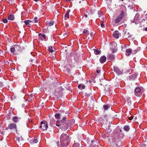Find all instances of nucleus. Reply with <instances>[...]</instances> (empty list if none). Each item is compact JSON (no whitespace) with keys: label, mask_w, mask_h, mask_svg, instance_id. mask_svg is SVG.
I'll return each instance as SVG.
<instances>
[{"label":"nucleus","mask_w":147,"mask_h":147,"mask_svg":"<svg viewBox=\"0 0 147 147\" xmlns=\"http://www.w3.org/2000/svg\"><path fill=\"white\" fill-rule=\"evenodd\" d=\"M71 138L66 134H62L60 136V141L61 146L60 147H67L69 144Z\"/></svg>","instance_id":"1"},{"label":"nucleus","mask_w":147,"mask_h":147,"mask_svg":"<svg viewBox=\"0 0 147 147\" xmlns=\"http://www.w3.org/2000/svg\"><path fill=\"white\" fill-rule=\"evenodd\" d=\"M134 94L137 97H141L143 96L142 92L141 91V89L139 87H137L135 89Z\"/></svg>","instance_id":"2"},{"label":"nucleus","mask_w":147,"mask_h":147,"mask_svg":"<svg viewBox=\"0 0 147 147\" xmlns=\"http://www.w3.org/2000/svg\"><path fill=\"white\" fill-rule=\"evenodd\" d=\"M41 125L40 126V128L43 131L47 129L48 123L45 121H43L40 123Z\"/></svg>","instance_id":"3"},{"label":"nucleus","mask_w":147,"mask_h":147,"mask_svg":"<svg viewBox=\"0 0 147 147\" xmlns=\"http://www.w3.org/2000/svg\"><path fill=\"white\" fill-rule=\"evenodd\" d=\"M61 128L63 131H65L68 129L69 127L68 122H60Z\"/></svg>","instance_id":"4"},{"label":"nucleus","mask_w":147,"mask_h":147,"mask_svg":"<svg viewBox=\"0 0 147 147\" xmlns=\"http://www.w3.org/2000/svg\"><path fill=\"white\" fill-rule=\"evenodd\" d=\"M124 16V13L123 11H122L120 14L118 16L117 18L115 20V23H118L121 20L122 18Z\"/></svg>","instance_id":"5"},{"label":"nucleus","mask_w":147,"mask_h":147,"mask_svg":"<svg viewBox=\"0 0 147 147\" xmlns=\"http://www.w3.org/2000/svg\"><path fill=\"white\" fill-rule=\"evenodd\" d=\"M8 127L9 129L11 130H16L17 129L16 125L13 123L9 124L8 125Z\"/></svg>","instance_id":"6"},{"label":"nucleus","mask_w":147,"mask_h":147,"mask_svg":"<svg viewBox=\"0 0 147 147\" xmlns=\"http://www.w3.org/2000/svg\"><path fill=\"white\" fill-rule=\"evenodd\" d=\"M104 92L106 94L108 95L111 92V90L109 86H106L104 87Z\"/></svg>","instance_id":"7"},{"label":"nucleus","mask_w":147,"mask_h":147,"mask_svg":"<svg viewBox=\"0 0 147 147\" xmlns=\"http://www.w3.org/2000/svg\"><path fill=\"white\" fill-rule=\"evenodd\" d=\"M119 33L118 31L116 30L114 32L113 34V36L114 38H119Z\"/></svg>","instance_id":"8"},{"label":"nucleus","mask_w":147,"mask_h":147,"mask_svg":"<svg viewBox=\"0 0 147 147\" xmlns=\"http://www.w3.org/2000/svg\"><path fill=\"white\" fill-rule=\"evenodd\" d=\"M124 36L126 38H129L131 37V35L127 30H126L124 32Z\"/></svg>","instance_id":"9"},{"label":"nucleus","mask_w":147,"mask_h":147,"mask_svg":"<svg viewBox=\"0 0 147 147\" xmlns=\"http://www.w3.org/2000/svg\"><path fill=\"white\" fill-rule=\"evenodd\" d=\"M24 22L26 25H27L29 27H30L33 23L32 21L30 20H26L24 21Z\"/></svg>","instance_id":"10"},{"label":"nucleus","mask_w":147,"mask_h":147,"mask_svg":"<svg viewBox=\"0 0 147 147\" xmlns=\"http://www.w3.org/2000/svg\"><path fill=\"white\" fill-rule=\"evenodd\" d=\"M16 140L18 141V144L20 145L21 144V142H22L24 140L23 138L21 136H18L16 138Z\"/></svg>","instance_id":"11"},{"label":"nucleus","mask_w":147,"mask_h":147,"mask_svg":"<svg viewBox=\"0 0 147 147\" xmlns=\"http://www.w3.org/2000/svg\"><path fill=\"white\" fill-rule=\"evenodd\" d=\"M137 51H136V52L134 53V52H133L132 51L131 49H126V50L125 54L127 56H129L130 55L131 52H132L133 54H135L136 53H137Z\"/></svg>","instance_id":"12"},{"label":"nucleus","mask_w":147,"mask_h":147,"mask_svg":"<svg viewBox=\"0 0 147 147\" xmlns=\"http://www.w3.org/2000/svg\"><path fill=\"white\" fill-rule=\"evenodd\" d=\"M21 119V117H18L17 116H15L12 118V120L16 123H17Z\"/></svg>","instance_id":"13"},{"label":"nucleus","mask_w":147,"mask_h":147,"mask_svg":"<svg viewBox=\"0 0 147 147\" xmlns=\"http://www.w3.org/2000/svg\"><path fill=\"white\" fill-rule=\"evenodd\" d=\"M106 57L104 55L101 56L100 59V61L101 63H104L106 60Z\"/></svg>","instance_id":"14"},{"label":"nucleus","mask_w":147,"mask_h":147,"mask_svg":"<svg viewBox=\"0 0 147 147\" xmlns=\"http://www.w3.org/2000/svg\"><path fill=\"white\" fill-rule=\"evenodd\" d=\"M127 102L128 105L129 106H131L133 105V104L132 102V101L130 98H127Z\"/></svg>","instance_id":"15"},{"label":"nucleus","mask_w":147,"mask_h":147,"mask_svg":"<svg viewBox=\"0 0 147 147\" xmlns=\"http://www.w3.org/2000/svg\"><path fill=\"white\" fill-rule=\"evenodd\" d=\"M118 140L117 139L116 141L118 142V143L115 142V143L113 145L112 147H121V142H119L118 141Z\"/></svg>","instance_id":"16"},{"label":"nucleus","mask_w":147,"mask_h":147,"mask_svg":"<svg viewBox=\"0 0 147 147\" xmlns=\"http://www.w3.org/2000/svg\"><path fill=\"white\" fill-rule=\"evenodd\" d=\"M101 83L100 84L101 85L105 86H107V81L105 80L102 79L100 81Z\"/></svg>","instance_id":"17"},{"label":"nucleus","mask_w":147,"mask_h":147,"mask_svg":"<svg viewBox=\"0 0 147 147\" xmlns=\"http://www.w3.org/2000/svg\"><path fill=\"white\" fill-rule=\"evenodd\" d=\"M55 118L57 119H59L63 117L62 113L60 114L59 113L55 114Z\"/></svg>","instance_id":"18"},{"label":"nucleus","mask_w":147,"mask_h":147,"mask_svg":"<svg viewBox=\"0 0 147 147\" xmlns=\"http://www.w3.org/2000/svg\"><path fill=\"white\" fill-rule=\"evenodd\" d=\"M70 10H68L67 11V12L65 13V16H64V18L65 20H67L69 18V12L70 11Z\"/></svg>","instance_id":"19"},{"label":"nucleus","mask_w":147,"mask_h":147,"mask_svg":"<svg viewBox=\"0 0 147 147\" xmlns=\"http://www.w3.org/2000/svg\"><path fill=\"white\" fill-rule=\"evenodd\" d=\"M14 18V15L13 14L10 15L8 17L7 19L9 20H13Z\"/></svg>","instance_id":"20"},{"label":"nucleus","mask_w":147,"mask_h":147,"mask_svg":"<svg viewBox=\"0 0 147 147\" xmlns=\"http://www.w3.org/2000/svg\"><path fill=\"white\" fill-rule=\"evenodd\" d=\"M111 127V125L110 123L106 124L105 125V128L107 130H109V131H111L110 128Z\"/></svg>","instance_id":"21"},{"label":"nucleus","mask_w":147,"mask_h":147,"mask_svg":"<svg viewBox=\"0 0 147 147\" xmlns=\"http://www.w3.org/2000/svg\"><path fill=\"white\" fill-rule=\"evenodd\" d=\"M33 96L34 98V96L32 94H31L30 96H29V98L28 99V100L29 101H31L33 99Z\"/></svg>","instance_id":"22"},{"label":"nucleus","mask_w":147,"mask_h":147,"mask_svg":"<svg viewBox=\"0 0 147 147\" xmlns=\"http://www.w3.org/2000/svg\"><path fill=\"white\" fill-rule=\"evenodd\" d=\"M83 33L84 34L87 36H88L89 34V32L88 30L86 29H84Z\"/></svg>","instance_id":"23"},{"label":"nucleus","mask_w":147,"mask_h":147,"mask_svg":"<svg viewBox=\"0 0 147 147\" xmlns=\"http://www.w3.org/2000/svg\"><path fill=\"white\" fill-rule=\"evenodd\" d=\"M108 119V115L107 114H105L103 117V118H102V120L103 121H104L105 122V121H107Z\"/></svg>","instance_id":"24"},{"label":"nucleus","mask_w":147,"mask_h":147,"mask_svg":"<svg viewBox=\"0 0 147 147\" xmlns=\"http://www.w3.org/2000/svg\"><path fill=\"white\" fill-rule=\"evenodd\" d=\"M55 120L54 119L52 118V119L51 120V121L50 122V125L51 126H52L54 125L55 123Z\"/></svg>","instance_id":"25"},{"label":"nucleus","mask_w":147,"mask_h":147,"mask_svg":"<svg viewBox=\"0 0 147 147\" xmlns=\"http://www.w3.org/2000/svg\"><path fill=\"white\" fill-rule=\"evenodd\" d=\"M39 39L40 40H44L46 39V36L45 34H42L41 37V36L39 37Z\"/></svg>","instance_id":"26"},{"label":"nucleus","mask_w":147,"mask_h":147,"mask_svg":"<svg viewBox=\"0 0 147 147\" xmlns=\"http://www.w3.org/2000/svg\"><path fill=\"white\" fill-rule=\"evenodd\" d=\"M124 130L126 131H128L130 129V127L128 125H125L124 127Z\"/></svg>","instance_id":"27"},{"label":"nucleus","mask_w":147,"mask_h":147,"mask_svg":"<svg viewBox=\"0 0 147 147\" xmlns=\"http://www.w3.org/2000/svg\"><path fill=\"white\" fill-rule=\"evenodd\" d=\"M80 144L78 143H75L73 144L72 147H80Z\"/></svg>","instance_id":"28"},{"label":"nucleus","mask_w":147,"mask_h":147,"mask_svg":"<svg viewBox=\"0 0 147 147\" xmlns=\"http://www.w3.org/2000/svg\"><path fill=\"white\" fill-rule=\"evenodd\" d=\"M54 23V22L53 21H51L50 22H48L47 24L49 26H51L53 25Z\"/></svg>","instance_id":"29"},{"label":"nucleus","mask_w":147,"mask_h":147,"mask_svg":"<svg viewBox=\"0 0 147 147\" xmlns=\"http://www.w3.org/2000/svg\"><path fill=\"white\" fill-rule=\"evenodd\" d=\"M142 147H147V139L145 138L144 144L142 145Z\"/></svg>","instance_id":"30"},{"label":"nucleus","mask_w":147,"mask_h":147,"mask_svg":"<svg viewBox=\"0 0 147 147\" xmlns=\"http://www.w3.org/2000/svg\"><path fill=\"white\" fill-rule=\"evenodd\" d=\"M108 57L110 59H113L114 58V55L113 54H110L108 55Z\"/></svg>","instance_id":"31"},{"label":"nucleus","mask_w":147,"mask_h":147,"mask_svg":"<svg viewBox=\"0 0 147 147\" xmlns=\"http://www.w3.org/2000/svg\"><path fill=\"white\" fill-rule=\"evenodd\" d=\"M68 122V121L66 120V118L65 117H63L62 120H61L60 122Z\"/></svg>","instance_id":"32"},{"label":"nucleus","mask_w":147,"mask_h":147,"mask_svg":"<svg viewBox=\"0 0 147 147\" xmlns=\"http://www.w3.org/2000/svg\"><path fill=\"white\" fill-rule=\"evenodd\" d=\"M49 50V51L51 53H52L53 52V48L52 46H50L48 47Z\"/></svg>","instance_id":"33"},{"label":"nucleus","mask_w":147,"mask_h":147,"mask_svg":"<svg viewBox=\"0 0 147 147\" xmlns=\"http://www.w3.org/2000/svg\"><path fill=\"white\" fill-rule=\"evenodd\" d=\"M94 52L96 55H99L100 53V51L98 49L94 50Z\"/></svg>","instance_id":"34"},{"label":"nucleus","mask_w":147,"mask_h":147,"mask_svg":"<svg viewBox=\"0 0 147 147\" xmlns=\"http://www.w3.org/2000/svg\"><path fill=\"white\" fill-rule=\"evenodd\" d=\"M113 71L116 72H118L119 71V70L117 67H113Z\"/></svg>","instance_id":"35"},{"label":"nucleus","mask_w":147,"mask_h":147,"mask_svg":"<svg viewBox=\"0 0 147 147\" xmlns=\"http://www.w3.org/2000/svg\"><path fill=\"white\" fill-rule=\"evenodd\" d=\"M92 144H91L90 145H91L92 147H96V144L94 143L95 142L94 141H91Z\"/></svg>","instance_id":"36"},{"label":"nucleus","mask_w":147,"mask_h":147,"mask_svg":"<svg viewBox=\"0 0 147 147\" xmlns=\"http://www.w3.org/2000/svg\"><path fill=\"white\" fill-rule=\"evenodd\" d=\"M103 108L104 109V110L105 111L108 110V106L107 105H104L103 106Z\"/></svg>","instance_id":"37"},{"label":"nucleus","mask_w":147,"mask_h":147,"mask_svg":"<svg viewBox=\"0 0 147 147\" xmlns=\"http://www.w3.org/2000/svg\"><path fill=\"white\" fill-rule=\"evenodd\" d=\"M56 125L57 126L59 127L60 126V122L59 121H57L56 122Z\"/></svg>","instance_id":"38"},{"label":"nucleus","mask_w":147,"mask_h":147,"mask_svg":"<svg viewBox=\"0 0 147 147\" xmlns=\"http://www.w3.org/2000/svg\"><path fill=\"white\" fill-rule=\"evenodd\" d=\"M15 51V47H12L11 48V53H14V51Z\"/></svg>","instance_id":"39"},{"label":"nucleus","mask_w":147,"mask_h":147,"mask_svg":"<svg viewBox=\"0 0 147 147\" xmlns=\"http://www.w3.org/2000/svg\"><path fill=\"white\" fill-rule=\"evenodd\" d=\"M3 22L4 23H6L7 22V20L6 19L4 18L2 20Z\"/></svg>","instance_id":"40"},{"label":"nucleus","mask_w":147,"mask_h":147,"mask_svg":"<svg viewBox=\"0 0 147 147\" xmlns=\"http://www.w3.org/2000/svg\"><path fill=\"white\" fill-rule=\"evenodd\" d=\"M6 1L8 2H10L11 4H12L14 2V0H6Z\"/></svg>","instance_id":"41"},{"label":"nucleus","mask_w":147,"mask_h":147,"mask_svg":"<svg viewBox=\"0 0 147 147\" xmlns=\"http://www.w3.org/2000/svg\"><path fill=\"white\" fill-rule=\"evenodd\" d=\"M100 25L102 27L104 28L105 27V25L102 22H100Z\"/></svg>","instance_id":"42"},{"label":"nucleus","mask_w":147,"mask_h":147,"mask_svg":"<svg viewBox=\"0 0 147 147\" xmlns=\"http://www.w3.org/2000/svg\"><path fill=\"white\" fill-rule=\"evenodd\" d=\"M34 143H36L38 142V140L37 139H34L33 141Z\"/></svg>","instance_id":"43"},{"label":"nucleus","mask_w":147,"mask_h":147,"mask_svg":"<svg viewBox=\"0 0 147 147\" xmlns=\"http://www.w3.org/2000/svg\"><path fill=\"white\" fill-rule=\"evenodd\" d=\"M3 86V82H0V87H2Z\"/></svg>","instance_id":"44"},{"label":"nucleus","mask_w":147,"mask_h":147,"mask_svg":"<svg viewBox=\"0 0 147 147\" xmlns=\"http://www.w3.org/2000/svg\"><path fill=\"white\" fill-rule=\"evenodd\" d=\"M78 88L79 89H80V90H82V88H82V87H81V84H79V85H78Z\"/></svg>","instance_id":"45"},{"label":"nucleus","mask_w":147,"mask_h":147,"mask_svg":"<svg viewBox=\"0 0 147 147\" xmlns=\"http://www.w3.org/2000/svg\"><path fill=\"white\" fill-rule=\"evenodd\" d=\"M36 19H37V18L36 17H35L34 18V19H35V20H34V22L35 23H37L38 22V20H36Z\"/></svg>","instance_id":"46"},{"label":"nucleus","mask_w":147,"mask_h":147,"mask_svg":"<svg viewBox=\"0 0 147 147\" xmlns=\"http://www.w3.org/2000/svg\"><path fill=\"white\" fill-rule=\"evenodd\" d=\"M15 47L16 48H17V47L19 48L20 47V46L19 45H15Z\"/></svg>","instance_id":"47"},{"label":"nucleus","mask_w":147,"mask_h":147,"mask_svg":"<svg viewBox=\"0 0 147 147\" xmlns=\"http://www.w3.org/2000/svg\"><path fill=\"white\" fill-rule=\"evenodd\" d=\"M133 119V117H128V119L130 120H132Z\"/></svg>","instance_id":"48"},{"label":"nucleus","mask_w":147,"mask_h":147,"mask_svg":"<svg viewBox=\"0 0 147 147\" xmlns=\"http://www.w3.org/2000/svg\"><path fill=\"white\" fill-rule=\"evenodd\" d=\"M112 52L113 53H115L116 52V50L115 49H113Z\"/></svg>","instance_id":"49"},{"label":"nucleus","mask_w":147,"mask_h":147,"mask_svg":"<svg viewBox=\"0 0 147 147\" xmlns=\"http://www.w3.org/2000/svg\"><path fill=\"white\" fill-rule=\"evenodd\" d=\"M63 36H64V37H66L67 36V33H65L64 34H63Z\"/></svg>","instance_id":"50"},{"label":"nucleus","mask_w":147,"mask_h":147,"mask_svg":"<svg viewBox=\"0 0 147 147\" xmlns=\"http://www.w3.org/2000/svg\"><path fill=\"white\" fill-rule=\"evenodd\" d=\"M85 88V86L84 85H82V88H81L82 90V89H84Z\"/></svg>","instance_id":"51"},{"label":"nucleus","mask_w":147,"mask_h":147,"mask_svg":"<svg viewBox=\"0 0 147 147\" xmlns=\"http://www.w3.org/2000/svg\"><path fill=\"white\" fill-rule=\"evenodd\" d=\"M100 70L96 71V72L98 74H99L100 72Z\"/></svg>","instance_id":"52"},{"label":"nucleus","mask_w":147,"mask_h":147,"mask_svg":"<svg viewBox=\"0 0 147 147\" xmlns=\"http://www.w3.org/2000/svg\"><path fill=\"white\" fill-rule=\"evenodd\" d=\"M42 34H41V33H39L38 34V36H39H39H41H41H42Z\"/></svg>","instance_id":"53"},{"label":"nucleus","mask_w":147,"mask_h":147,"mask_svg":"<svg viewBox=\"0 0 147 147\" xmlns=\"http://www.w3.org/2000/svg\"><path fill=\"white\" fill-rule=\"evenodd\" d=\"M67 72L68 73H70V70H69L68 69H67Z\"/></svg>","instance_id":"54"},{"label":"nucleus","mask_w":147,"mask_h":147,"mask_svg":"<svg viewBox=\"0 0 147 147\" xmlns=\"http://www.w3.org/2000/svg\"><path fill=\"white\" fill-rule=\"evenodd\" d=\"M90 35L92 36V35L93 34V33H90Z\"/></svg>","instance_id":"55"},{"label":"nucleus","mask_w":147,"mask_h":147,"mask_svg":"<svg viewBox=\"0 0 147 147\" xmlns=\"http://www.w3.org/2000/svg\"><path fill=\"white\" fill-rule=\"evenodd\" d=\"M85 17L86 18H87V17H88V15H86V14H85Z\"/></svg>","instance_id":"56"},{"label":"nucleus","mask_w":147,"mask_h":147,"mask_svg":"<svg viewBox=\"0 0 147 147\" xmlns=\"http://www.w3.org/2000/svg\"><path fill=\"white\" fill-rule=\"evenodd\" d=\"M66 1H73V0H65Z\"/></svg>","instance_id":"57"},{"label":"nucleus","mask_w":147,"mask_h":147,"mask_svg":"<svg viewBox=\"0 0 147 147\" xmlns=\"http://www.w3.org/2000/svg\"><path fill=\"white\" fill-rule=\"evenodd\" d=\"M4 132V131H2L1 132V134L3 135V132Z\"/></svg>","instance_id":"58"},{"label":"nucleus","mask_w":147,"mask_h":147,"mask_svg":"<svg viewBox=\"0 0 147 147\" xmlns=\"http://www.w3.org/2000/svg\"><path fill=\"white\" fill-rule=\"evenodd\" d=\"M145 30L147 31V27L145 29Z\"/></svg>","instance_id":"59"},{"label":"nucleus","mask_w":147,"mask_h":147,"mask_svg":"<svg viewBox=\"0 0 147 147\" xmlns=\"http://www.w3.org/2000/svg\"><path fill=\"white\" fill-rule=\"evenodd\" d=\"M91 147V145H90V146H89V147Z\"/></svg>","instance_id":"60"},{"label":"nucleus","mask_w":147,"mask_h":147,"mask_svg":"<svg viewBox=\"0 0 147 147\" xmlns=\"http://www.w3.org/2000/svg\"><path fill=\"white\" fill-rule=\"evenodd\" d=\"M81 1H79V3H81Z\"/></svg>","instance_id":"61"},{"label":"nucleus","mask_w":147,"mask_h":147,"mask_svg":"<svg viewBox=\"0 0 147 147\" xmlns=\"http://www.w3.org/2000/svg\"><path fill=\"white\" fill-rule=\"evenodd\" d=\"M88 38H89V39H90V38L89 37H88Z\"/></svg>","instance_id":"62"},{"label":"nucleus","mask_w":147,"mask_h":147,"mask_svg":"<svg viewBox=\"0 0 147 147\" xmlns=\"http://www.w3.org/2000/svg\"><path fill=\"white\" fill-rule=\"evenodd\" d=\"M31 61H32V60H31Z\"/></svg>","instance_id":"63"},{"label":"nucleus","mask_w":147,"mask_h":147,"mask_svg":"<svg viewBox=\"0 0 147 147\" xmlns=\"http://www.w3.org/2000/svg\"><path fill=\"white\" fill-rule=\"evenodd\" d=\"M81 147H84V146H82Z\"/></svg>","instance_id":"64"}]
</instances>
